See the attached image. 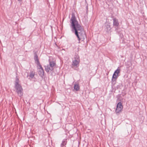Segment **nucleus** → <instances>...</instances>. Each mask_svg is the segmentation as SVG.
I'll use <instances>...</instances> for the list:
<instances>
[{"mask_svg":"<svg viewBox=\"0 0 147 147\" xmlns=\"http://www.w3.org/2000/svg\"><path fill=\"white\" fill-rule=\"evenodd\" d=\"M70 27L71 31L74 32L75 34L80 41L82 39H84L86 37V35L83 28L80 25L75 15L72 14L70 20Z\"/></svg>","mask_w":147,"mask_h":147,"instance_id":"f257e3e1","label":"nucleus"},{"mask_svg":"<svg viewBox=\"0 0 147 147\" xmlns=\"http://www.w3.org/2000/svg\"><path fill=\"white\" fill-rule=\"evenodd\" d=\"M19 79L16 77L15 83V88L16 90V92L17 93L18 96L21 97L23 95V89L21 85L19 84Z\"/></svg>","mask_w":147,"mask_h":147,"instance_id":"f03ea898","label":"nucleus"},{"mask_svg":"<svg viewBox=\"0 0 147 147\" xmlns=\"http://www.w3.org/2000/svg\"><path fill=\"white\" fill-rule=\"evenodd\" d=\"M34 59L35 63L37 65V67L39 69L38 71L39 75L41 77H42L44 75V71L40 63L38 57L36 55H35Z\"/></svg>","mask_w":147,"mask_h":147,"instance_id":"7ed1b4c3","label":"nucleus"},{"mask_svg":"<svg viewBox=\"0 0 147 147\" xmlns=\"http://www.w3.org/2000/svg\"><path fill=\"white\" fill-rule=\"evenodd\" d=\"M80 62L79 56L78 55H75L74 57V59L73 60L72 65L74 67H78L79 65Z\"/></svg>","mask_w":147,"mask_h":147,"instance_id":"20e7f679","label":"nucleus"},{"mask_svg":"<svg viewBox=\"0 0 147 147\" xmlns=\"http://www.w3.org/2000/svg\"><path fill=\"white\" fill-rule=\"evenodd\" d=\"M123 108V107L122 104L121 102H119L117 106V108L116 109L115 112L117 114L121 112Z\"/></svg>","mask_w":147,"mask_h":147,"instance_id":"39448f33","label":"nucleus"},{"mask_svg":"<svg viewBox=\"0 0 147 147\" xmlns=\"http://www.w3.org/2000/svg\"><path fill=\"white\" fill-rule=\"evenodd\" d=\"M113 26L114 27L116 28L115 30L116 31H117V27L118 26L119 23L118 22V20L117 19H116V18H113Z\"/></svg>","mask_w":147,"mask_h":147,"instance_id":"423d86ee","label":"nucleus"},{"mask_svg":"<svg viewBox=\"0 0 147 147\" xmlns=\"http://www.w3.org/2000/svg\"><path fill=\"white\" fill-rule=\"evenodd\" d=\"M120 69L118 67V68L115 71L113 76V78H117L118 77V74L120 73Z\"/></svg>","mask_w":147,"mask_h":147,"instance_id":"0eeeda50","label":"nucleus"},{"mask_svg":"<svg viewBox=\"0 0 147 147\" xmlns=\"http://www.w3.org/2000/svg\"><path fill=\"white\" fill-rule=\"evenodd\" d=\"M45 69L46 71L48 72L49 71H52L53 70L54 68H51L49 65L45 66Z\"/></svg>","mask_w":147,"mask_h":147,"instance_id":"6e6552de","label":"nucleus"},{"mask_svg":"<svg viewBox=\"0 0 147 147\" xmlns=\"http://www.w3.org/2000/svg\"><path fill=\"white\" fill-rule=\"evenodd\" d=\"M35 74V72L33 71H30V72L29 79H32L34 77Z\"/></svg>","mask_w":147,"mask_h":147,"instance_id":"1a4fd4ad","label":"nucleus"},{"mask_svg":"<svg viewBox=\"0 0 147 147\" xmlns=\"http://www.w3.org/2000/svg\"><path fill=\"white\" fill-rule=\"evenodd\" d=\"M67 143L66 139H63L61 144V147H66V145Z\"/></svg>","mask_w":147,"mask_h":147,"instance_id":"9d476101","label":"nucleus"},{"mask_svg":"<svg viewBox=\"0 0 147 147\" xmlns=\"http://www.w3.org/2000/svg\"><path fill=\"white\" fill-rule=\"evenodd\" d=\"M49 65L51 68H54L53 67L55 65L56 63L54 61H51L50 60H49Z\"/></svg>","mask_w":147,"mask_h":147,"instance_id":"9b49d317","label":"nucleus"},{"mask_svg":"<svg viewBox=\"0 0 147 147\" xmlns=\"http://www.w3.org/2000/svg\"><path fill=\"white\" fill-rule=\"evenodd\" d=\"M74 89L76 91H78L80 89V88L78 84H75L74 87Z\"/></svg>","mask_w":147,"mask_h":147,"instance_id":"f8f14e48","label":"nucleus"},{"mask_svg":"<svg viewBox=\"0 0 147 147\" xmlns=\"http://www.w3.org/2000/svg\"><path fill=\"white\" fill-rule=\"evenodd\" d=\"M106 30L107 32H109L111 29L110 26V25L108 24L106 26Z\"/></svg>","mask_w":147,"mask_h":147,"instance_id":"ddd939ff","label":"nucleus"},{"mask_svg":"<svg viewBox=\"0 0 147 147\" xmlns=\"http://www.w3.org/2000/svg\"><path fill=\"white\" fill-rule=\"evenodd\" d=\"M117 78H113L112 79V84L113 85H114L116 83V80Z\"/></svg>","mask_w":147,"mask_h":147,"instance_id":"4468645a","label":"nucleus"},{"mask_svg":"<svg viewBox=\"0 0 147 147\" xmlns=\"http://www.w3.org/2000/svg\"><path fill=\"white\" fill-rule=\"evenodd\" d=\"M18 1L19 2H21L22 1V0H18Z\"/></svg>","mask_w":147,"mask_h":147,"instance_id":"2eb2a0df","label":"nucleus"},{"mask_svg":"<svg viewBox=\"0 0 147 147\" xmlns=\"http://www.w3.org/2000/svg\"><path fill=\"white\" fill-rule=\"evenodd\" d=\"M123 36V35L122 34V35H121V34L120 35V36L121 37H122V36Z\"/></svg>","mask_w":147,"mask_h":147,"instance_id":"dca6fc26","label":"nucleus"},{"mask_svg":"<svg viewBox=\"0 0 147 147\" xmlns=\"http://www.w3.org/2000/svg\"><path fill=\"white\" fill-rule=\"evenodd\" d=\"M28 75H27V77H28Z\"/></svg>","mask_w":147,"mask_h":147,"instance_id":"f3484780","label":"nucleus"}]
</instances>
